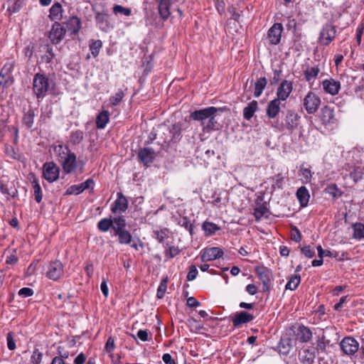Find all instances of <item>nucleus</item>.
Returning a JSON list of instances; mask_svg holds the SVG:
<instances>
[{
	"instance_id": "nucleus-1",
	"label": "nucleus",
	"mask_w": 364,
	"mask_h": 364,
	"mask_svg": "<svg viewBox=\"0 0 364 364\" xmlns=\"http://www.w3.org/2000/svg\"><path fill=\"white\" fill-rule=\"evenodd\" d=\"M54 153L65 173L70 174L73 173L78 167L80 172H83L84 162L80 160L77 161L75 154L72 152L67 145L62 144L55 145L54 146Z\"/></svg>"
},
{
	"instance_id": "nucleus-2",
	"label": "nucleus",
	"mask_w": 364,
	"mask_h": 364,
	"mask_svg": "<svg viewBox=\"0 0 364 364\" xmlns=\"http://www.w3.org/2000/svg\"><path fill=\"white\" fill-rule=\"evenodd\" d=\"M221 108H216L215 107H208L199 110H196L191 113L190 117L194 120L204 122V119H208L207 124L205 126V129H207V132L214 130L217 121L215 117L218 112H221Z\"/></svg>"
},
{
	"instance_id": "nucleus-3",
	"label": "nucleus",
	"mask_w": 364,
	"mask_h": 364,
	"mask_svg": "<svg viewBox=\"0 0 364 364\" xmlns=\"http://www.w3.org/2000/svg\"><path fill=\"white\" fill-rule=\"evenodd\" d=\"M50 88L49 80L45 75L37 73L33 80V90L38 99L43 98Z\"/></svg>"
},
{
	"instance_id": "nucleus-4",
	"label": "nucleus",
	"mask_w": 364,
	"mask_h": 364,
	"mask_svg": "<svg viewBox=\"0 0 364 364\" xmlns=\"http://www.w3.org/2000/svg\"><path fill=\"white\" fill-rule=\"evenodd\" d=\"M159 128L164 135L161 136L164 142L177 141L181 138L182 127L179 123L173 124L171 127L160 125Z\"/></svg>"
},
{
	"instance_id": "nucleus-5",
	"label": "nucleus",
	"mask_w": 364,
	"mask_h": 364,
	"mask_svg": "<svg viewBox=\"0 0 364 364\" xmlns=\"http://www.w3.org/2000/svg\"><path fill=\"white\" fill-rule=\"evenodd\" d=\"M60 168L53 161L46 162L43 167V176L49 183H53L59 178Z\"/></svg>"
},
{
	"instance_id": "nucleus-6",
	"label": "nucleus",
	"mask_w": 364,
	"mask_h": 364,
	"mask_svg": "<svg viewBox=\"0 0 364 364\" xmlns=\"http://www.w3.org/2000/svg\"><path fill=\"white\" fill-rule=\"evenodd\" d=\"M341 350L348 355H353L359 350V343L351 336L343 338L341 343Z\"/></svg>"
},
{
	"instance_id": "nucleus-7",
	"label": "nucleus",
	"mask_w": 364,
	"mask_h": 364,
	"mask_svg": "<svg viewBox=\"0 0 364 364\" xmlns=\"http://www.w3.org/2000/svg\"><path fill=\"white\" fill-rule=\"evenodd\" d=\"M300 116L293 110H289L284 119V123L282 126V129H287L291 133L296 129L300 121Z\"/></svg>"
},
{
	"instance_id": "nucleus-8",
	"label": "nucleus",
	"mask_w": 364,
	"mask_h": 364,
	"mask_svg": "<svg viewBox=\"0 0 364 364\" xmlns=\"http://www.w3.org/2000/svg\"><path fill=\"white\" fill-rule=\"evenodd\" d=\"M321 104L320 98L314 92H309L304 99V107L309 114L315 113Z\"/></svg>"
},
{
	"instance_id": "nucleus-9",
	"label": "nucleus",
	"mask_w": 364,
	"mask_h": 364,
	"mask_svg": "<svg viewBox=\"0 0 364 364\" xmlns=\"http://www.w3.org/2000/svg\"><path fill=\"white\" fill-rule=\"evenodd\" d=\"M63 265L59 260L51 262L46 272V276L52 280L56 281L63 275Z\"/></svg>"
},
{
	"instance_id": "nucleus-10",
	"label": "nucleus",
	"mask_w": 364,
	"mask_h": 364,
	"mask_svg": "<svg viewBox=\"0 0 364 364\" xmlns=\"http://www.w3.org/2000/svg\"><path fill=\"white\" fill-rule=\"evenodd\" d=\"M336 27L331 24H326L319 36V41L322 45L328 46L336 37Z\"/></svg>"
},
{
	"instance_id": "nucleus-11",
	"label": "nucleus",
	"mask_w": 364,
	"mask_h": 364,
	"mask_svg": "<svg viewBox=\"0 0 364 364\" xmlns=\"http://www.w3.org/2000/svg\"><path fill=\"white\" fill-rule=\"evenodd\" d=\"M223 251L218 247H208L200 252V258L203 262L215 260L223 255Z\"/></svg>"
},
{
	"instance_id": "nucleus-12",
	"label": "nucleus",
	"mask_w": 364,
	"mask_h": 364,
	"mask_svg": "<svg viewBox=\"0 0 364 364\" xmlns=\"http://www.w3.org/2000/svg\"><path fill=\"white\" fill-rule=\"evenodd\" d=\"M66 29L58 22H55L49 33V38L53 44H58L64 38Z\"/></svg>"
},
{
	"instance_id": "nucleus-13",
	"label": "nucleus",
	"mask_w": 364,
	"mask_h": 364,
	"mask_svg": "<svg viewBox=\"0 0 364 364\" xmlns=\"http://www.w3.org/2000/svg\"><path fill=\"white\" fill-rule=\"evenodd\" d=\"M283 26L282 23H275L269 29L267 33V38L272 45H277L279 43L282 37Z\"/></svg>"
},
{
	"instance_id": "nucleus-14",
	"label": "nucleus",
	"mask_w": 364,
	"mask_h": 364,
	"mask_svg": "<svg viewBox=\"0 0 364 364\" xmlns=\"http://www.w3.org/2000/svg\"><path fill=\"white\" fill-rule=\"evenodd\" d=\"M254 318L255 316L252 314L245 311H242L235 313L231 317V321L232 322L234 327L239 328L242 324L252 321Z\"/></svg>"
},
{
	"instance_id": "nucleus-15",
	"label": "nucleus",
	"mask_w": 364,
	"mask_h": 364,
	"mask_svg": "<svg viewBox=\"0 0 364 364\" xmlns=\"http://www.w3.org/2000/svg\"><path fill=\"white\" fill-rule=\"evenodd\" d=\"M255 272L263 284V291H267L269 289L272 272L264 267H257Z\"/></svg>"
},
{
	"instance_id": "nucleus-16",
	"label": "nucleus",
	"mask_w": 364,
	"mask_h": 364,
	"mask_svg": "<svg viewBox=\"0 0 364 364\" xmlns=\"http://www.w3.org/2000/svg\"><path fill=\"white\" fill-rule=\"evenodd\" d=\"M295 340L300 343H308L312 338V331L304 325H299L294 331Z\"/></svg>"
},
{
	"instance_id": "nucleus-17",
	"label": "nucleus",
	"mask_w": 364,
	"mask_h": 364,
	"mask_svg": "<svg viewBox=\"0 0 364 364\" xmlns=\"http://www.w3.org/2000/svg\"><path fill=\"white\" fill-rule=\"evenodd\" d=\"M292 90L293 85L291 82L286 80H283L277 88V97L276 99L279 101H285L289 97Z\"/></svg>"
},
{
	"instance_id": "nucleus-18",
	"label": "nucleus",
	"mask_w": 364,
	"mask_h": 364,
	"mask_svg": "<svg viewBox=\"0 0 364 364\" xmlns=\"http://www.w3.org/2000/svg\"><path fill=\"white\" fill-rule=\"evenodd\" d=\"M128 208V200L122 193H117V198L112 205L111 210L113 213L121 214L126 211Z\"/></svg>"
},
{
	"instance_id": "nucleus-19",
	"label": "nucleus",
	"mask_w": 364,
	"mask_h": 364,
	"mask_svg": "<svg viewBox=\"0 0 364 364\" xmlns=\"http://www.w3.org/2000/svg\"><path fill=\"white\" fill-rule=\"evenodd\" d=\"M138 157L145 166H149L155 158V152L153 149L145 147L138 152Z\"/></svg>"
},
{
	"instance_id": "nucleus-20",
	"label": "nucleus",
	"mask_w": 364,
	"mask_h": 364,
	"mask_svg": "<svg viewBox=\"0 0 364 364\" xmlns=\"http://www.w3.org/2000/svg\"><path fill=\"white\" fill-rule=\"evenodd\" d=\"M323 90L331 95H336L341 89V83L333 78L325 80L322 82Z\"/></svg>"
},
{
	"instance_id": "nucleus-21",
	"label": "nucleus",
	"mask_w": 364,
	"mask_h": 364,
	"mask_svg": "<svg viewBox=\"0 0 364 364\" xmlns=\"http://www.w3.org/2000/svg\"><path fill=\"white\" fill-rule=\"evenodd\" d=\"M171 0H159L158 10L160 17L163 21L167 20L171 16Z\"/></svg>"
},
{
	"instance_id": "nucleus-22",
	"label": "nucleus",
	"mask_w": 364,
	"mask_h": 364,
	"mask_svg": "<svg viewBox=\"0 0 364 364\" xmlns=\"http://www.w3.org/2000/svg\"><path fill=\"white\" fill-rule=\"evenodd\" d=\"M29 180L32 184L35 200L37 203H41L43 198V193L38 180L33 173L29 175Z\"/></svg>"
},
{
	"instance_id": "nucleus-23",
	"label": "nucleus",
	"mask_w": 364,
	"mask_h": 364,
	"mask_svg": "<svg viewBox=\"0 0 364 364\" xmlns=\"http://www.w3.org/2000/svg\"><path fill=\"white\" fill-rule=\"evenodd\" d=\"M320 72L321 69L318 65L308 66L304 72V78L310 85H312Z\"/></svg>"
},
{
	"instance_id": "nucleus-24",
	"label": "nucleus",
	"mask_w": 364,
	"mask_h": 364,
	"mask_svg": "<svg viewBox=\"0 0 364 364\" xmlns=\"http://www.w3.org/2000/svg\"><path fill=\"white\" fill-rule=\"evenodd\" d=\"M280 102L279 100H271L267 107V115L269 118H275L280 111Z\"/></svg>"
},
{
	"instance_id": "nucleus-25",
	"label": "nucleus",
	"mask_w": 364,
	"mask_h": 364,
	"mask_svg": "<svg viewBox=\"0 0 364 364\" xmlns=\"http://www.w3.org/2000/svg\"><path fill=\"white\" fill-rule=\"evenodd\" d=\"M296 197L301 206L306 207L309 203L310 195L305 186L300 187L296 191Z\"/></svg>"
},
{
	"instance_id": "nucleus-26",
	"label": "nucleus",
	"mask_w": 364,
	"mask_h": 364,
	"mask_svg": "<svg viewBox=\"0 0 364 364\" xmlns=\"http://www.w3.org/2000/svg\"><path fill=\"white\" fill-rule=\"evenodd\" d=\"M315 354L309 348L304 349L299 354V360L305 364H312L314 361Z\"/></svg>"
},
{
	"instance_id": "nucleus-27",
	"label": "nucleus",
	"mask_w": 364,
	"mask_h": 364,
	"mask_svg": "<svg viewBox=\"0 0 364 364\" xmlns=\"http://www.w3.org/2000/svg\"><path fill=\"white\" fill-rule=\"evenodd\" d=\"M81 28V21L77 16L70 18L67 22V28L72 34H77Z\"/></svg>"
},
{
	"instance_id": "nucleus-28",
	"label": "nucleus",
	"mask_w": 364,
	"mask_h": 364,
	"mask_svg": "<svg viewBox=\"0 0 364 364\" xmlns=\"http://www.w3.org/2000/svg\"><path fill=\"white\" fill-rule=\"evenodd\" d=\"M258 108L257 102L255 100L250 102L243 109V117L245 119L250 120L254 115Z\"/></svg>"
},
{
	"instance_id": "nucleus-29",
	"label": "nucleus",
	"mask_w": 364,
	"mask_h": 364,
	"mask_svg": "<svg viewBox=\"0 0 364 364\" xmlns=\"http://www.w3.org/2000/svg\"><path fill=\"white\" fill-rule=\"evenodd\" d=\"M112 230L114 234L126 230V220L124 216L114 217L113 219Z\"/></svg>"
},
{
	"instance_id": "nucleus-30",
	"label": "nucleus",
	"mask_w": 364,
	"mask_h": 364,
	"mask_svg": "<svg viewBox=\"0 0 364 364\" xmlns=\"http://www.w3.org/2000/svg\"><path fill=\"white\" fill-rule=\"evenodd\" d=\"M109 119V112L107 110L100 112L96 119V127L97 129H104Z\"/></svg>"
},
{
	"instance_id": "nucleus-31",
	"label": "nucleus",
	"mask_w": 364,
	"mask_h": 364,
	"mask_svg": "<svg viewBox=\"0 0 364 364\" xmlns=\"http://www.w3.org/2000/svg\"><path fill=\"white\" fill-rule=\"evenodd\" d=\"M35 116L36 114L33 109H29L24 113L22 122L27 129H31L33 127Z\"/></svg>"
},
{
	"instance_id": "nucleus-32",
	"label": "nucleus",
	"mask_w": 364,
	"mask_h": 364,
	"mask_svg": "<svg viewBox=\"0 0 364 364\" xmlns=\"http://www.w3.org/2000/svg\"><path fill=\"white\" fill-rule=\"evenodd\" d=\"M62 6L59 3H55L50 9L49 17L51 20H60L62 17Z\"/></svg>"
},
{
	"instance_id": "nucleus-33",
	"label": "nucleus",
	"mask_w": 364,
	"mask_h": 364,
	"mask_svg": "<svg viewBox=\"0 0 364 364\" xmlns=\"http://www.w3.org/2000/svg\"><path fill=\"white\" fill-rule=\"evenodd\" d=\"M202 229L206 236H210L213 235L216 231L220 230V228L212 222L205 221L203 223Z\"/></svg>"
},
{
	"instance_id": "nucleus-34",
	"label": "nucleus",
	"mask_w": 364,
	"mask_h": 364,
	"mask_svg": "<svg viewBox=\"0 0 364 364\" xmlns=\"http://www.w3.org/2000/svg\"><path fill=\"white\" fill-rule=\"evenodd\" d=\"M267 84V80L264 77H260L257 80L255 85L254 92V95L255 97H259L262 95L263 90L265 88Z\"/></svg>"
},
{
	"instance_id": "nucleus-35",
	"label": "nucleus",
	"mask_w": 364,
	"mask_h": 364,
	"mask_svg": "<svg viewBox=\"0 0 364 364\" xmlns=\"http://www.w3.org/2000/svg\"><path fill=\"white\" fill-rule=\"evenodd\" d=\"M114 235L118 236V241L119 244L128 245L132 242V236L127 230L118 232Z\"/></svg>"
},
{
	"instance_id": "nucleus-36",
	"label": "nucleus",
	"mask_w": 364,
	"mask_h": 364,
	"mask_svg": "<svg viewBox=\"0 0 364 364\" xmlns=\"http://www.w3.org/2000/svg\"><path fill=\"white\" fill-rule=\"evenodd\" d=\"M95 21L100 28L105 30L108 27V21L105 14L97 11L95 13Z\"/></svg>"
},
{
	"instance_id": "nucleus-37",
	"label": "nucleus",
	"mask_w": 364,
	"mask_h": 364,
	"mask_svg": "<svg viewBox=\"0 0 364 364\" xmlns=\"http://www.w3.org/2000/svg\"><path fill=\"white\" fill-rule=\"evenodd\" d=\"M8 9L7 11L10 14L18 12L23 4V0H7Z\"/></svg>"
},
{
	"instance_id": "nucleus-38",
	"label": "nucleus",
	"mask_w": 364,
	"mask_h": 364,
	"mask_svg": "<svg viewBox=\"0 0 364 364\" xmlns=\"http://www.w3.org/2000/svg\"><path fill=\"white\" fill-rule=\"evenodd\" d=\"M353 237L357 240L364 238V224L357 223L353 225Z\"/></svg>"
},
{
	"instance_id": "nucleus-39",
	"label": "nucleus",
	"mask_w": 364,
	"mask_h": 364,
	"mask_svg": "<svg viewBox=\"0 0 364 364\" xmlns=\"http://www.w3.org/2000/svg\"><path fill=\"white\" fill-rule=\"evenodd\" d=\"M113 220L112 218H103L97 223V228L102 232H107L112 228Z\"/></svg>"
},
{
	"instance_id": "nucleus-40",
	"label": "nucleus",
	"mask_w": 364,
	"mask_h": 364,
	"mask_svg": "<svg viewBox=\"0 0 364 364\" xmlns=\"http://www.w3.org/2000/svg\"><path fill=\"white\" fill-rule=\"evenodd\" d=\"M299 176H301V180L304 183H308L311 181L312 175L311 171L309 168L304 166H301L299 169Z\"/></svg>"
},
{
	"instance_id": "nucleus-41",
	"label": "nucleus",
	"mask_w": 364,
	"mask_h": 364,
	"mask_svg": "<svg viewBox=\"0 0 364 364\" xmlns=\"http://www.w3.org/2000/svg\"><path fill=\"white\" fill-rule=\"evenodd\" d=\"M5 154L6 155L14 160H21V154L16 151L12 146L6 145L5 146Z\"/></svg>"
},
{
	"instance_id": "nucleus-42",
	"label": "nucleus",
	"mask_w": 364,
	"mask_h": 364,
	"mask_svg": "<svg viewBox=\"0 0 364 364\" xmlns=\"http://www.w3.org/2000/svg\"><path fill=\"white\" fill-rule=\"evenodd\" d=\"M102 46V42L100 40L94 41L90 45V49L94 57H97L100 51Z\"/></svg>"
},
{
	"instance_id": "nucleus-43",
	"label": "nucleus",
	"mask_w": 364,
	"mask_h": 364,
	"mask_svg": "<svg viewBox=\"0 0 364 364\" xmlns=\"http://www.w3.org/2000/svg\"><path fill=\"white\" fill-rule=\"evenodd\" d=\"M83 139V133L80 130H77L71 133L70 136V141L73 144H78Z\"/></svg>"
},
{
	"instance_id": "nucleus-44",
	"label": "nucleus",
	"mask_w": 364,
	"mask_h": 364,
	"mask_svg": "<svg viewBox=\"0 0 364 364\" xmlns=\"http://www.w3.org/2000/svg\"><path fill=\"white\" fill-rule=\"evenodd\" d=\"M301 281L300 276L295 275L286 284V289L290 290H295Z\"/></svg>"
},
{
	"instance_id": "nucleus-45",
	"label": "nucleus",
	"mask_w": 364,
	"mask_h": 364,
	"mask_svg": "<svg viewBox=\"0 0 364 364\" xmlns=\"http://www.w3.org/2000/svg\"><path fill=\"white\" fill-rule=\"evenodd\" d=\"M84 191L81 183L70 186L67 191V195H78Z\"/></svg>"
},
{
	"instance_id": "nucleus-46",
	"label": "nucleus",
	"mask_w": 364,
	"mask_h": 364,
	"mask_svg": "<svg viewBox=\"0 0 364 364\" xmlns=\"http://www.w3.org/2000/svg\"><path fill=\"white\" fill-rule=\"evenodd\" d=\"M167 282H168L167 278H165L161 280V282L158 287V289H157V297L159 299H162L164 296V294H165V292H166V288H167Z\"/></svg>"
},
{
	"instance_id": "nucleus-47",
	"label": "nucleus",
	"mask_w": 364,
	"mask_h": 364,
	"mask_svg": "<svg viewBox=\"0 0 364 364\" xmlns=\"http://www.w3.org/2000/svg\"><path fill=\"white\" fill-rule=\"evenodd\" d=\"M271 179L273 181L272 188L274 189L282 188L284 183V177L280 173L273 176Z\"/></svg>"
},
{
	"instance_id": "nucleus-48",
	"label": "nucleus",
	"mask_w": 364,
	"mask_h": 364,
	"mask_svg": "<svg viewBox=\"0 0 364 364\" xmlns=\"http://www.w3.org/2000/svg\"><path fill=\"white\" fill-rule=\"evenodd\" d=\"M178 224L181 227L186 228L191 235H193V224L188 218L183 217L181 218L180 220L178 221Z\"/></svg>"
},
{
	"instance_id": "nucleus-49",
	"label": "nucleus",
	"mask_w": 364,
	"mask_h": 364,
	"mask_svg": "<svg viewBox=\"0 0 364 364\" xmlns=\"http://www.w3.org/2000/svg\"><path fill=\"white\" fill-rule=\"evenodd\" d=\"M124 96V92L122 90H119L114 96H112L109 98V103L112 106H116L122 100Z\"/></svg>"
},
{
	"instance_id": "nucleus-50",
	"label": "nucleus",
	"mask_w": 364,
	"mask_h": 364,
	"mask_svg": "<svg viewBox=\"0 0 364 364\" xmlns=\"http://www.w3.org/2000/svg\"><path fill=\"white\" fill-rule=\"evenodd\" d=\"M168 229L164 228L160 230H154V234L155 238L159 242H162L165 238L168 237Z\"/></svg>"
},
{
	"instance_id": "nucleus-51",
	"label": "nucleus",
	"mask_w": 364,
	"mask_h": 364,
	"mask_svg": "<svg viewBox=\"0 0 364 364\" xmlns=\"http://www.w3.org/2000/svg\"><path fill=\"white\" fill-rule=\"evenodd\" d=\"M113 12L117 14H122L124 16H129L132 14L130 9L124 8L121 5H114L113 7Z\"/></svg>"
},
{
	"instance_id": "nucleus-52",
	"label": "nucleus",
	"mask_w": 364,
	"mask_h": 364,
	"mask_svg": "<svg viewBox=\"0 0 364 364\" xmlns=\"http://www.w3.org/2000/svg\"><path fill=\"white\" fill-rule=\"evenodd\" d=\"M13 82L12 77L11 75H5L0 74V86L4 87H9L10 86Z\"/></svg>"
},
{
	"instance_id": "nucleus-53",
	"label": "nucleus",
	"mask_w": 364,
	"mask_h": 364,
	"mask_svg": "<svg viewBox=\"0 0 364 364\" xmlns=\"http://www.w3.org/2000/svg\"><path fill=\"white\" fill-rule=\"evenodd\" d=\"M301 251L308 258H312L315 255V250L310 245L301 247Z\"/></svg>"
},
{
	"instance_id": "nucleus-54",
	"label": "nucleus",
	"mask_w": 364,
	"mask_h": 364,
	"mask_svg": "<svg viewBox=\"0 0 364 364\" xmlns=\"http://www.w3.org/2000/svg\"><path fill=\"white\" fill-rule=\"evenodd\" d=\"M43 353L38 349H35L31 355V362L33 364H40L42 360Z\"/></svg>"
},
{
	"instance_id": "nucleus-55",
	"label": "nucleus",
	"mask_w": 364,
	"mask_h": 364,
	"mask_svg": "<svg viewBox=\"0 0 364 364\" xmlns=\"http://www.w3.org/2000/svg\"><path fill=\"white\" fill-rule=\"evenodd\" d=\"M323 120L324 122H330L331 118L333 117V110L328 107H325L323 109Z\"/></svg>"
},
{
	"instance_id": "nucleus-56",
	"label": "nucleus",
	"mask_w": 364,
	"mask_h": 364,
	"mask_svg": "<svg viewBox=\"0 0 364 364\" xmlns=\"http://www.w3.org/2000/svg\"><path fill=\"white\" fill-rule=\"evenodd\" d=\"M350 176L355 182H357L362 178L363 172L359 168H357L350 172Z\"/></svg>"
},
{
	"instance_id": "nucleus-57",
	"label": "nucleus",
	"mask_w": 364,
	"mask_h": 364,
	"mask_svg": "<svg viewBox=\"0 0 364 364\" xmlns=\"http://www.w3.org/2000/svg\"><path fill=\"white\" fill-rule=\"evenodd\" d=\"M7 346L10 350H14L16 348V343L14 339V334L9 332L6 336Z\"/></svg>"
},
{
	"instance_id": "nucleus-58",
	"label": "nucleus",
	"mask_w": 364,
	"mask_h": 364,
	"mask_svg": "<svg viewBox=\"0 0 364 364\" xmlns=\"http://www.w3.org/2000/svg\"><path fill=\"white\" fill-rule=\"evenodd\" d=\"M291 238L292 240H294L296 242H300L301 240V232L299 230V229L295 226L292 228Z\"/></svg>"
},
{
	"instance_id": "nucleus-59",
	"label": "nucleus",
	"mask_w": 364,
	"mask_h": 364,
	"mask_svg": "<svg viewBox=\"0 0 364 364\" xmlns=\"http://www.w3.org/2000/svg\"><path fill=\"white\" fill-rule=\"evenodd\" d=\"M198 274V270L196 266L191 265L189 269V272L187 275V279L188 281H192L195 279Z\"/></svg>"
},
{
	"instance_id": "nucleus-60",
	"label": "nucleus",
	"mask_w": 364,
	"mask_h": 364,
	"mask_svg": "<svg viewBox=\"0 0 364 364\" xmlns=\"http://www.w3.org/2000/svg\"><path fill=\"white\" fill-rule=\"evenodd\" d=\"M18 294L23 297H28L33 294V290L28 287H23L18 291Z\"/></svg>"
},
{
	"instance_id": "nucleus-61",
	"label": "nucleus",
	"mask_w": 364,
	"mask_h": 364,
	"mask_svg": "<svg viewBox=\"0 0 364 364\" xmlns=\"http://www.w3.org/2000/svg\"><path fill=\"white\" fill-rule=\"evenodd\" d=\"M105 350L107 353H111L114 348V340L112 337H109L105 346Z\"/></svg>"
},
{
	"instance_id": "nucleus-62",
	"label": "nucleus",
	"mask_w": 364,
	"mask_h": 364,
	"mask_svg": "<svg viewBox=\"0 0 364 364\" xmlns=\"http://www.w3.org/2000/svg\"><path fill=\"white\" fill-rule=\"evenodd\" d=\"M55 55H54V53L53 51V48L48 46L47 47V50L46 51V54L45 55L43 56V58L45 59V60L47 62V63H50L52 59L54 58Z\"/></svg>"
},
{
	"instance_id": "nucleus-63",
	"label": "nucleus",
	"mask_w": 364,
	"mask_h": 364,
	"mask_svg": "<svg viewBox=\"0 0 364 364\" xmlns=\"http://www.w3.org/2000/svg\"><path fill=\"white\" fill-rule=\"evenodd\" d=\"M328 193L332 195L333 197H339L341 196V192L336 187V185L331 186L328 188Z\"/></svg>"
},
{
	"instance_id": "nucleus-64",
	"label": "nucleus",
	"mask_w": 364,
	"mask_h": 364,
	"mask_svg": "<svg viewBox=\"0 0 364 364\" xmlns=\"http://www.w3.org/2000/svg\"><path fill=\"white\" fill-rule=\"evenodd\" d=\"M137 337L142 341H147L149 339L148 331L139 330L137 332Z\"/></svg>"
}]
</instances>
